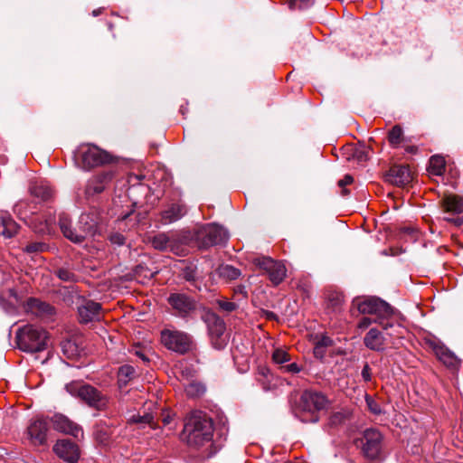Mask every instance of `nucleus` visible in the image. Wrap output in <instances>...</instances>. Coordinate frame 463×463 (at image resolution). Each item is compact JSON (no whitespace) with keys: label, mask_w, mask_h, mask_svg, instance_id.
Returning a JSON list of instances; mask_svg holds the SVG:
<instances>
[{"label":"nucleus","mask_w":463,"mask_h":463,"mask_svg":"<svg viewBox=\"0 0 463 463\" xmlns=\"http://www.w3.org/2000/svg\"><path fill=\"white\" fill-rule=\"evenodd\" d=\"M100 218L98 213H82L78 222V228L71 227L68 214L62 213L59 216L60 229L68 240L74 243H81L88 237L99 232Z\"/></svg>","instance_id":"f257e3e1"},{"label":"nucleus","mask_w":463,"mask_h":463,"mask_svg":"<svg viewBox=\"0 0 463 463\" xmlns=\"http://www.w3.org/2000/svg\"><path fill=\"white\" fill-rule=\"evenodd\" d=\"M213 432V422L206 413L194 411L185 418L183 434L190 446L199 447L210 441Z\"/></svg>","instance_id":"f03ea898"},{"label":"nucleus","mask_w":463,"mask_h":463,"mask_svg":"<svg viewBox=\"0 0 463 463\" xmlns=\"http://www.w3.org/2000/svg\"><path fill=\"white\" fill-rule=\"evenodd\" d=\"M328 404L329 400L322 392L306 390L300 395L297 413L303 422L316 423L319 420V412Z\"/></svg>","instance_id":"7ed1b4c3"},{"label":"nucleus","mask_w":463,"mask_h":463,"mask_svg":"<svg viewBox=\"0 0 463 463\" xmlns=\"http://www.w3.org/2000/svg\"><path fill=\"white\" fill-rule=\"evenodd\" d=\"M47 332L33 325H25L16 332V343L24 352H41L47 346Z\"/></svg>","instance_id":"20e7f679"},{"label":"nucleus","mask_w":463,"mask_h":463,"mask_svg":"<svg viewBox=\"0 0 463 463\" xmlns=\"http://www.w3.org/2000/svg\"><path fill=\"white\" fill-rule=\"evenodd\" d=\"M65 389L95 410L105 411L108 408L109 398L90 384L72 382L66 384Z\"/></svg>","instance_id":"39448f33"},{"label":"nucleus","mask_w":463,"mask_h":463,"mask_svg":"<svg viewBox=\"0 0 463 463\" xmlns=\"http://www.w3.org/2000/svg\"><path fill=\"white\" fill-rule=\"evenodd\" d=\"M76 163L85 170H90L112 162L113 156L107 151L91 144L78 147L74 155Z\"/></svg>","instance_id":"423d86ee"},{"label":"nucleus","mask_w":463,"mask_h":463,"mask_svg":"<svg viewBox=\"0 0 463 463\" xmlns=\"http://www.w3.org/2000/svg\"><path fill=\"white\" fill-rule=\"evenodd\" d=\"M353 304L357 307L359 313L374 316L373 321L378 325L384 319H388L391 315H394L393 308L387 302L376 297L356 298Z\"/></svg>","instance_id":"0eeeda50"},{"label":"nucleus","mask_w":463,"mask_h":463,"mask_svg":"<svg viewBox=\"0 0 463 463\" xmlns=\"http://www.w3.org/2000/svg\"><path fill=\"white\" fill-rule=\"evenodd\" d=\"M252 263L266 275L273 286H279L287 277V268L283 261L267 256H259Z\"/></svg>","instance_id":"6e6552de"},{"label":"nucleus","mask_w":463,"mask_h":463,"mask_svg":"<svg viewBox=\"0 0 463 463\" xmlns=\"http://www.w3.org/2000/svg\"><path fill=\"white\" fill-rule=\"evenodd\" d=\"M202 318L206 324L212 344L216 349H222L227 345L228 335L225 333V324L215 313L204 310Z\"/></svg>","instance_id":"1a4fd4ad"},{"label":"nucleus","mask_w":463,"mask_h":463,"mask_svg":"<svg viewBox=\"0 0 463 463\" xmlns=\"http://www.w3.org/2000/svg\"><path fill=\"white\" fill-rule=\"evenodd\" d=\"M161 342L169 350L184 354L191 348V337L181 331L165 329L161 332Z\"/></svg>","instance_id":"9d476101"},{"label":"nucleus","mask_w":463,"mask_h":463,"mask_svg":"<svg viewBox=\"0 0 463 463\" xmlns=\"http://www.w3.org/2000/svg\"><path fill=\"white\" fill-rule=\"evenodd\" d=\"M196 240L199 247L208 248L226 241L227 233L222 227L211 223L202 227L198 231Z\"/></svg>","instance_id":"9b49d317"},{"label":"nucleus","mask_w":463,"mask_h":463,"mask_svg":"<svg viewBox=\"0 0 463 463\" xmlns=\"http://www.w3.org/2000/svg\"><path fill=\"white\" fill-rule=\"evenodd\" d=\"M412 178L410 167L405 165H394L383 175L384 182L399 187L408 185L412 181Z\"/></svg>","instance_id":"f8f14e48"},{"label":"nucleus","mask_w":463,"mask_h":463,"mask_svg":"<svg viewBox=\"0 0 463 463\" xmlns=\"http://www.w3.org/2000/svg\"><path fill=\"white\" fill-rule=\"evenodd\" d=\"M362 450L368 458H375L381 452L383 436L377 430L368 429L364 433Z\"/></svg>","instance_id":"ddd939ff"},{"label":"nucleus","mask_w":463,"mask_h":463,"mask_svg":"<svg viewBox=\"0 0 463 463\" xmlns=\"http://www.w3.org/2000/svg\"><path fill=\"white\" fill-rule=\"evenodd\" d=\"M168 303L175 314L180 317L187 316L195 308L194 301L183 293H172L168 298Z\"/></svg>","instance_id":"4468645a"},{"label":"nucleus","mask_w":463,"mask_h":463,"mask_svg":"<svg viewBox=\"0 0 463 463\" xmlns=\"http://www.w3.org/2000/svg\"><path fill=\"white\" fill-rule=\"evenodd\" d=\"M51 421L54 430L79 438L82 435L81 428L62 414H54Z\"/></svg>","instance_id":"2eb2a0df"},{"label":"nucleus","mask_w":463,"mask_h":463,"mask_svg":"<svg viewBox=\"0 0 463 463\" xmlns=\"http://www.w3.org/2000/svg\"><path fill=\"white\" fill-rule=\"evenodd\" d=\"M53 450L59 458L69 463H75L80 457L78 446L68 439L58 440Z\"/></svg>","instance_id":"dca6fc26"},{"label":"nucleus","mask_w":463,"mask_h":463,"mask_svg":"<svg viewBox=\"0 0 463 463\" xmlns=\"http://www.w3.org/2000/svg\"><path fill=\"white\" fill-rule=\"evenodd\" d=\"M113 172L106 171L90 178L85 188V195L90 198L100 194L105 189V185L112 179Z\"/></svg>","instance_id":"f3484780"},{"label":"nucleus","mask_w":463,"mask_h":463,"mask_svg":"<svg viewBox=\"0 0 463 463\" xmlns=\"http://www.w3.org/2000/svg\"><path fill=\"white\" fill-rule=\"evenodd\" d=\"M47 430V421L43 418H37L28 426L27 434L34 445H41L46 440Z\"/></svg>","instance_id":"a211bd4d"},{"label":"nucleus","mask_w":463,"mask_h":463,"mask_svg":"<svg viewBox=\"0 0 463 463\" xmlns=\"http://www.w3.org/2000/svg\"><path fill=\"white\" fill-rule=\"evenodd\" d=\"M385 341L383 333L375 327L371 328L364 337V345L376 352H383L385 349Z\"/></svg>","instance_id":"6ab92c4d"},{"label":"nucleus","mask_w":463,"mask_h":463,"mask_svg":"<svg viewBox=\"0 0 463 463\" xmlns=\"http://www.w3.org/2000/svg\"><path fill=\"white\" fill-rule=\"evenodd\" d=\"M100 309L101 306L99 303L90 300L86 301L78 308L80 322L88 323L99 319L100 316Z\"/></svg>","instance_id":"aec40b11"},{"label":"nucleus","mask_w":463,"mask_h":463,"mask_svg":"<svg viewBox=\"0 0 463 463\" xmlns=\"http://www.w3.org/2000/svg\"><path fill=\"white\" fill-rule=\"evenodd\" d=\"M379 326L392 339L403 337L405 329L400 323L395 320L394 315H391L388 319H384L383 321L380 322Z\"/></svg>","instance_id":"412c9836"},{"label":"nucleus","mask_w":463,"mask_h":463,"mask_svg":"<svg viewBox=\"0 0 463 463\" xmlns=\"http://www.w3.org/2000/svg\"><path fill=\"white\" fill-rule=\"evenodd\" d=\"M185 208L182 204L175 203L161 213V223L170 224L181 219L185 214Z\"/></svg>","instance_id":"4be33fe9"},{"label":"nucleus","mask_w":463,"mask_h":463,"mask_svg":"<svg viewBox=\"0 0 463 463\" xmlns=\"http://www.w3.org/2000/svg\"><path fill=\"white\" fill-rule=\"evenodd\" d=\"M441 206L447 213H463V197L457 194H446L441 199Z\"/></svg>","instance_id":"5701e85b"},{"label":"nucleus","mask_w":463,"mask_h":463,"mask_svg":"<svg viewBox=\"0 0 463 463\" xmlns=\"http://www.w3.org/2000/svg\"><path fill=\"white\" fill-rule=\"evenodd\" d=\"M128 425L136 424L138 428L143 429L146 426H149L151 429H156V424L155 422V416L151 412L144 411L143 414L139 412L137 414L129 415L127 419Z\"/></svg>","instance_id":"b1692460"},{"label":"nucleus","mask_w":463,"mask_h":463,"mask_svg":"<svg viewBox=\"0 0 463 463\" xmlns=\"http://www.w3.org/2000/svg\"><path fill=\"white\" fill-rule=\"evenodd\" d=\"M345 153L348 161L353 160L358 164H363L368 160V150L364 146L348 145L345 147Z\"/></svg>","instance_id":"393cba45"},{"label":"nucleus","mask_w":463,"mask_h":463,"mask_svg":"<svg viewBox=\"0 0 463 463\" xmlns=\"http://www.w3.org/2000/svg\"><path fill=\"white\" fill-rule=\"evenodd\" d=\"M186 242V236L176 232H170L169 251L180 256L185 255L186 250L184 249V245Z\"/></svg>","instance_id":"a878e982"},{"label":"nucleus","mask_w":463,"mask_h":463,"mask_svg":"<svg viewBox=\"0 0 463 463\" xmlns=\"http://www.w3.org/2000/svg\"><path fill=\"white\" fill-rule=\"evenodd\" d=\"M170 232H159L147 238V241L155 250L169 251Z\"/></svg>","instance_id":"bb28decb"},{"label":"nucleus","mask_w":463,"mask_h":463,"mask_svg":"<svg viewBox=\"0 0 463 463\" xmlns=\"http://www.w3.org/2000/svg\"><path fill=\"white\" fill-rule=\"evenodd\" d=\"M344 296L339 292H330L327 294L326 302V310L327 313H338L342 310Z\"/></svg>","instance_id":"cd10ccee"},{"label":"nucleus","mask_w":463,"mask_h":463,"mask_svg":"<svg viewBox=\"0 0 463 463\" xmlns=\"http://www.w3.org/2000/svg\"><path fill=\"white\" fill-rule=\"evenodd\" d=\"M0 220L3 226V236H5V238H12L17 232V223L12 219V217L9 214H3L0 217Z\"/></svg>","instance_id":"c85d7f7f"},{"label":"nucleus","mask_w":463,"mask_h":463,"mask_svg":"<svg viewBox=\"0 0 463 463\" xmlns=\"http://www.w3.org/2000/svg\"><path fill=\"white\" fill-rule=\"evenodd\" d=\"M436 355L439 360H440L448 367H456L458 363L456 355L445 345L443 347H439Z\"/></svg>","instance_id":"c756f323"},{"label":"nucleus","mask_w":463,"mask_h":463,"mask_svg":"<svg viewBox=\"0 0 463 463\" xmlns=\"http://www.w3.org/2000/svg\"><path fill=\"white\" fill-rule=\"evenodd\" d=\"M55 219L54 217H48L43 222H36V220L33 223V229L35 232L40 234H51L54 230Z\"/></svg>","instance_id":"7c9ffc66"},{"label":"nucleus","mask_w":463,"mask_h":463,"mask_svg":"<svg viewBox=\"0 0 463 463\" xmlns=\"http://www.w3.org/2000/svg\"><path fill=\"white\" fill-rule=\"evenodd\" d=\"M446 162L440 156H432L430 159L429 171L434 175H441L445 172Z\"/></svg>","instance_id":"2f4dec72"},{"label":"nucleus","mask_w":463,"mask_h":463,"mask_svg":"<svg viewBox=\"0 0 463 463\" xmlns=\"http://www.w3.org/2000/svg\"><path fill=\"white\" fill-rule=\"evenodd\" d=\"M185 393L191 398L201 397L206 391L205 386L199 382H191L184 387Z\"/></svg>","instance_id":"473e14b6"},{"label":"nucleus","mask_w":463,"mask_h":463,"mask_svg":"<svg viewBox=\"0 0 463 463\" xmlns=\"http://www.w3.org/2000/svg\"><path fill=\"white\" fill-rule=\"evenodd\" d=\"M31 193L33 196L38 197L42 200H48L52 195V189L43 183L35 184L31 187Z\"/></svg>","instance_id":"72a5a7b5"},{"label":"nucleus","mask_w":463,"mask_h":463,"mask_svg":"<svg viewBox=\"0 0 463 463\" xmlns=\"http://www.w3.org/2000/svg\"><path fill=\"white\" fill-rule=\"evenodd\" d=\"M95 438L96 440L104 447L109 446L112 442L111 431L101 425L98 426L95 431Z\"/></svg>","instance_id":"f704fd0d"},{"label":"nucleus","mask_w":463,"mask_h":463,"mask_svg":"<svg viewBox=\"0 0 463 463\" xmlns=\"http://www.w3.org/2000/svg\"><path fill=\"white\" fill-rule=\"evenodd\" d=\"M136 374V370L133 366L126 364L118 370V383L121 387L123 384H127L128 382L132 379Z\"/></svg>","instance_id":"c9c22d12"},{"label":"nucleus","mask_w":463,"mask_h":463,"mask_svg":"<svg viewBox=\"0 0 463 463\" xmlns=\"http://www.w3.org/2000/svg\"><path fill=\"white\" fill-rule=\"evenodd\" d=\"M402 128L399 125H395L389 131L388 141L393 146H397L402 142Z\"/></svg>","instance_id":"e433bc0d"},{"label":"nucleus","mask_w":463,"mask_h":463,"mask_svg":"<svg viewBox=\"0 0 463 463\" xmlns=\"http://www.w3.org/2000/svg\"><path fill=\"white\" fill-rule=\"evenodd\" d=\"M272 360L275 364L283 365L290 360V355L286 350L278 348L272 354Z\"/></svg>","instance_id":"4c0bfd02"},{"label":"nucleus","mask_w":463,"mask_h":463,"mask_svg":"<svg viewBox=\"0 0 463 463\" xmlns=\"http://www.w3.org/2000/svg\"><path fill=\"white\" fill-rule=\"evenodd\" d=\"M354 183V177L351 175H345L343 179L337 182L338 186L341 188V195L348 196L350 194V190L346 188L347 185H350Z\"/></svg>","instance_id":"58836bf2"},{"label":"nucleus","mask_w":463,"mask_h":463,"mask_svg":"<svg viewBox=\"0 0 463 463\" xmlns=\"http://www.w3.org/2000/svg\"><path fill=\"white\" fill-rule=\"evenodd\" d=\"M347 419V414L344 411H335L333 412L329 419H328V424L330 426H338L345 421Z\"/></svg>","instance_id":"ea45409f"},{"label":"nucleus","mask_w":463,"mask_h":463,"mask_svg":"<svg viewBox=\"0 0 463 463\" xmlns=\"http://www.w3.org/2000/svg\"><path fill=\"white\" fill-rule=\"evenodd\" d=\"M289 9H303L312 5V0H286Z\"/></svg>","instance_id":"a19ab883"},{"label":"nucleus","mask_w":463,"mask_h":463,"mask_svg":"<svg viewBox=\"0 0 463 463\" xmlns=\"http://www.w3.org/2000/svg\"><path fill=\"white\" fill-rule=\"evenodd\" d=\"M61 349L64 354L68 357L73 356L77 353V346L71 340H66L61 343Z\"/></svg>","instance_id":"79ce46f5"},{"label":"nucleus","mask_w":463,"mask_h":463,"mask_svg":"<svg viewBox=\"0 0 463 463\" xmlns=\"http://www.w3.org/2000/svg\"><path fill=\"white\" fill-rule=\"evenodd\" d=\"M259 374L266 380V381H264V380H261L260 378H259V381L261 383L263 388L265 390H269V383L270 381L269 377H272V374H271L269 369L267 367H260L259 369Z\"/></svg>","instance_id":"37998d69"},{"label":"nucleus","mask_w":463,"mask_h":463,"mask_svg":"<svg viewBox=\"0 0 463 463\" xmlns=\"http://www.w3.org/2000/svg\"><path fill=\"white\" fill-rule=\"evenodd\" d=\"M366 404L371 412L375 415H379L382 413V409L380 404L371 396L366 395L365 397Z\"/></svg>","instance_id":"c03bdc74"},{"label":"nucleus","mask_w":463,"mask_h":463,"mask_svg":"<svg viewBox=\"0 0 463 463\" xmlns=\"http://www.w3.org/2000/svg\"><path fill=\"white\" fill-rule=\"evenodd\" d=\"M46 249V244L43 242H31L25 247V251L29 253L41 252Z\"/></svg>","instance_id":"a18cd8bd"},{"label":"nucleus","mask_w":463,"mask_h":463,"mask_svg":"<svg viewBox=\"0 0 463 463\" xmlns=\"http://www.w3.org/2000/svg\"><path fill=\"white\" fill-rule=\"evenodd\" d=\"M279 370L282 373H298L301 371L300 366L297 363H291L285 365H280Z\"/></svg>","instance_id":"49530a36"},{"label":"nucleus","mask_w":463,"mask_h":463,"mask_svg":"<svg viewBox=\"0 0 463 463\" xmlns=\"http://www.w3.org/2000/svg\"><path fill=\"white\" fill-rule=\"evenodd\" d=\"M235 296H241L242 299L248 298V290L244 285H237L233 287V298Z\"/></svg>","instance_id":"de8ad7c7"},{"label":"nucleus","mask_w":463,"mask_h":463,"mask_svg":"<svg viewBox=\"0 0 463 463\" xmlns=\"http://www.w3.org/2000/svg\"><path fill=\"white\" fill-rule=\"evenodd\" d=\"M57 275L58 277L61 279V280H64V281H70V280H72L73 278H74V274L72 272H71L70 270L68 269H60L58 271H57Z\"/></svg>","instance_id":"09e8293b"},{"label":"nucleus","mask_w":463,"mask_h":463,"mask_svg":"<svg viewBox=\"0 0 463 463\" xmlns=\"http://www.w3.org/2000/svg\"><path fill=\"white\" fill-rule=\"evenodd\" d=\"M109 241L113 244L123 245L125 243V237L120 233H113L109 236Z\"/></svg>","instance_id":"8fccbe9b"},{"label":"nucleus","mask_w":463,"mask_h":463,"mask_svg":"<svg viewBox=\"0 0 463 463\" xmlns=\"http://www.w3.org/2000/svg\"><path fill=\"white\" fill-rule=\"evenodd\" d=\"M361 374L364 381L370 382L372 380V369L367 363L364 365Z\"/></svg>","instance_id":"3c124183"},{"label":"nucleus","mask_w":463,"mask_h":463,"mask_svg":"<svg viewBox=\"0 0 463 463\" xmlns=\"http://www.w3.org/2000/svg\"><path fill=\"white\" fill-rule=\"evenodd\" d=\"M426 343L427 345L432 348V350L434 351L435 354L438 353V349L439 347H443L444 345L437 340V339H427L426 340Z\"/></svg>","instance_id":"603ef678"},{"label":"nucleus","mask_w":463,"mask_h":463,"mask_svg":"<svg viewBox=\"0 0 463 463\" xmlns=\"http://www.w3.org/2000/svg\"><path fill=\"white\" fill-rule=\"evenodd\" d=\"M316 345L326 348L333 345V340L329 336L322 335Z\"/></svg>","instance_id":"864d4df0"},{"label":"nucleus","mask_w":463,"mask_h":463,"mask_svg":"<svg viewBox=\"0 0 463 463\" xmlns=\"http://www.w3.org/2000/svg\"><path fill=\"white\" fill-rule=\"evenodd\" d=\"M372 323H374L373 318L364 317L358 322V327L360 329H366L372 325Z\"/></svg>","instance_id":"5fc2aeb1"},{"label":"nucleus","mask_w":463,"mask_h":463,"mask_svg":"<svg viewBox=\"0 0 463 463\" xmlns=\"http://www.w3.org/2000/svg\"><path fill=\"white\" fill-rule=\"evenodd\" d=\"M217 271L220 276L226 277V278L230 279V276L232 273V269L229 265H226V266L222 265L218 268Z\"/></svg>","instance_id":"6e6d98bb"},{"label":"nucleus","mask_w":463,"mask_h":463,"mask_svg":"<svg viewBox=\"0 0 463 463\" xmlns=\"http://www.w3.org/2000/svg\"><path fill=\"white\" fill-rule=\"evenodd\" d=\"M326 354V350L321 345H315L314 347V354L317 358H323Z\"/></svg>","instance_id":"4d7b16f0"},{"label":"nucleus","mask_w":463,"mask_h":463,"mask_svg":"<svg viewBox=\"0 0 463 463\" xmlns=\"http://www.w3.org/2000/svg\"><path fill=\"white\" fill-rule=\"evenodd\" d=\"M217 303L221 309L225 311H232V302L226 300H218Z\"/></svg>","instance_id":"13d9d810"},{"label":"nucleus","mask_w":463,"mask_h":463,"mask_svg":"<svg viewBox=\"0 0 463 463\" xmlns=\"http://www.w3.org/2000/svg\"><path fill=\"white\" fill-rule=\"evenodd\" d=\"M405 151L410 154H416L418 152V147L416 146H407L405 147Z\"/></svg>","instance_id":"bf43d9fd"},{"label":"nucleus","mask_w":463,"mask_h":463,"mask_svg":"<svg viewBox=\"0 0 463 463\" xmlns=\"http://www.w3.org/2000/svg\"><path fill=\"white\" fill-rule=\"evenodd\" d=\"M136 355L142 359L144 362H148V358L146 356L144 353L141 351H136Z\"/></svg>","instance_id":"052dcab7"},{"label":"nucleus","mask_w":463,"mask_h":463,"mask_svg":"<svg viewBox=\"0 0 463 463\" xmlns=\"http://www.w3.org/2000/svg\"><path fill=\"white\" fill-rule=\"evenodd\" d=\"M448 221L455 223L457 226L461 225L463 222V220L461 218L448 219Z\"/></svg>","instance_id":"680f3d73"},{"label":"nucleus","mask_w":463,"mask_h":463,"mask_svg":"<svg viewBox=\"0 0 463 463\" xmlns=\"http://www.w3.org/2000/svg\"><path fill=\"white\" fill-rule=\"evenodd\" d=\"M241 275L240 269L233 268V280L239 278Z\"/></svg>","instance_id":"e2e57ef3"},{"label":"nucleus","mask_w":463,"mask_h":463,"mask_svg":"<svg viewBox=\"0 0 463 463\" xmlns=\"http://www.w3.org/2000/svg\"><path fill=\"white\" fill-rule=\"evenodd\" d=\"M181 373L183 376L188 377L189 375H191V371L188 368L182 369Z\"/></svg>","instance_id":"0e129e2a"},{"label":"nucleus","mask_w":463,"mask_h":463,"mask_svg":"<svg viewBox=\"0 0 463 463\" xmlns=\"http://www.w3.org/2000/svg\"><path fill=\"white\" fill-rule=\"evenodd\" d=\"M170 422H171V417H170L169 415H167V416L164 417V419H163V423H164L165 425H167V424H169Z\"/></svg>","instance_id":"69168bd1"},{"label":"nucleus","mask_w":463,"mask_h":463,"mask_svg":"<svg viewBox=\"0 0 463 463\" xmlns=\"http://www.w3.org/2000/svg\"><path fill=\"white\" fill-rule=\"evenodd\" d=\"M185 279H186L187 280H192V279H194V276L192 273H188V272H187V273H185Z\"/></svg>","instance_id":"338daca9"},{"label":"nucleus","mask_w":463,"mask_h":463,"mask_svg":"<svg viewBox=\"0 0 463 463\" xmlns=\"http://www.w3.org/2000/svg\"><path fill=\"white\" fill-rule=\"evenodd\" d=\"M267 317H268L269 318H270V317H275V315H274L272 312H269V313L267 314Z\"/></svg>","instance_id":"774afa93"}]
</instances>
